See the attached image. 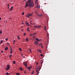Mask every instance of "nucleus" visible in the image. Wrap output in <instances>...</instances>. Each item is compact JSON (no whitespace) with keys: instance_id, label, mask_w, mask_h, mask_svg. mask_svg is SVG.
<instances>
[{"instance_id":"nucleus-58","label":"nucleus","mask_w":75,"mask_h":75,"mask_svg":"<svg viewBox=\"0 0 75 75\" xmlns=\"http://www.w3.org/2000/svg\"><path fill=\"white\" fill-rule=\"evenodd\" d=\"M42 63H43V62H42L41 63V64H42Z\"/></svg>"},{"instance_id":"nucleus-29","label":"nucleus","mask_w":75,"mask_h":75,"mask_svg":"<svg viewBox=\"0 0 75 75\" xmlns=\"http://www.w3.org/2000/svg\"><path fill=\"white\" fill-rule=\"evenodd\" d=\"M13 6H11V10H12V8H13Z\"/></svg>"},{"instance_id":"nucleus-5","label":"nucleus","mask_w":75,"mask_h":75,"mask_svg":"<svg viewBox=\"0 0 75 75\" xmlns=\"http://www.w3.org/2000/svg\"><path fill=\"white\" fill-rule=\"evenodd\" d=\"M28 14L29 16H33V13H28Z\"/></svg>"},{"instance_id":"nucleus-15","label":"nucleus","mask_w":75,"mask_h":75,"mask_svg":"<svg viewBox=\"0 0 75 75\" xmlns=\"http://www.w3.org/2000/svg\"><path fill=\"white\" fill-rule=\"evenodd\" d=\"M37 34V33H33L32 34V35H36Z\"/></svg>"},{"instance_id":"nucleus-51","label":"nucleus","mask_w":75,"mask_h":75,"mask_svg":"<svg viewBox=\"0 0 75 75\" xmlns=\"http://www.w3.org/2000/svg\"><path fill=\"white\" fill-rule=\"evenodd\" d=\"M11 17H10L9 18V19H11Z\"/></svg>"},{"instance_id":"nucleus-18","label":"nucleus","mask_w":75,"mask_h":75,"mask_svg":"<svg viewBox=\"0 0 75 75\" xmlns=\"http://www.w3.org/2000/svg\"><path fill=\"white\" fill-rule=\"evenodd\" d=\"M17 38H18V40H20V38L19 37V36H17Z\"/></svg>"},{"instance_id":"nucleus-14","label":"nucleus","mask_w":75,"mask_h":75,"mask_svg":"<svg viewBox=\"0 0 75 75\" xmlns=\"http://www.w3.org/2000/svg\"><path fill=\"white\" fill-rule=\"evenodd\" d=\"M19 50L20 52H21L22 51V49L21 48H20L19 49Z\"/></svg>"},{"instance_id":"nucleus-45","label":"nucleus","mask_w":75,"mask_h":75,"mask_svg":"<svg viewBox=\"0 0 75 75\" xmlns=\"http://www.w3.org/2000/svg\"><path fill=\"white\" fill-rule=\"evenodd\" d=\"M28 70L29 71H31V69H28Z\"/></svg>"},{"instance_id":"nucleus-39","label":"nucleus","mask_w":75,"mask_h":75,"mask_svg":"<svg viewBox=\"0 0 75 75\" xmlns=\"http://www.w3.org/2000/svg\"><path fill=\"white\" fill-rule=\"evenodd\" d=\"M24 14V12L22 13V15H23Z\"/></svg>"},{"instance_id":"nucleus-16","label":"nucleus","mask_w":75,"mask_h":75,"mask_svg":"<svg viewBox=\"0 0 75 75\" xmlns=\"http://www.w3.org/2000/svg\"><path fill=\"white\" fill-rule=\"evenodd\" d=\"M27 30L28 32H30V31L29 30V28H28V29H27Z\"/></svg>"},{"instance_id":"nucleus-32","label":"nucleus","mask_w":75,"mask_h":75,"mask_svg":"<svg viewBox=\"0 0 75 75\" xmlns=\"http://www.w3.org/2000/svg\"><path fill=\"white\" fill-rule=\"evenodd\" d=\"M38 1V0H36V1H35V3H36H36H37Z\"/></svg>"},{"instance_id":"nucleus-2","label":"nucleus","mask_w":75,"mask_h":75,"mask_svg":"<svg viewBox=\"0 0 75 75\" xmlns=\"http://www.w3.org/2000/svg\"><path fill=\"white\" fill-rule=\"evenodd\" d=\"M10 66L9 64H8L7 65V67L6 68V70L7 71L9 70V69H10Z\"/></svg>"},{"instance_id":"nucleus-57","label":"nucleus","mask_w":75,"mask_h":75,"mask_svg":"<svg viewBox=\"0 0 75 75\" xmlns=\"http://www.w3.org/2000/svg\"><path fill=\"white\" fill-rule=\"evenodd\" d=\"M36 75H38V74H37Z\"/></svg>"},{"instance_id":"nucleus-17","label":"nucleus","mask_w":75,"mask_h":75,"mask_svg":"<svg viewBox=\"0 0 75 75\" xmlns=\"http://www.w3.org/2000/svg\"><path fill=\"white\" fill-rule=\"evenodd\" d=\"M26 40L27 41H29V40L28 39V38H27L26 39Z\"/></svg>"},{"instance_id":"nucleus-34","label":"nucleus","mask_w":75,"mask_h":75,"mask_svg":"<svg viewBox=\"0 0 75 75\" xmlns=\"http://www.w3.org/2000/svg\"><path fill=\"white\" fill-rule=\"evenodd\" d=\"M40 69H41V68H40H40H39V69H38V70L39 71H40Z\"/></svg>"},{"instance_id":"nucleus-64","label":"nucleus","mask_w":75,"mask_h":75,"mask_svg":"<svg viewBox=\"0 0 75 75\" xmlns=\"http://www.w3.org/2000/svg\"><path fill=\"white\" fill-rule=\"evenodd\" d=\"M24 1H26V0H24Z\"/></svg>"},{"instance_id":"nucleus-54","label":"nucleus","mask_w":75,"mask_h":75,"mask_svg":"<svg viewBox=\"0 0 75 75\" xmlns=\"http://www.w3.org/2000/svg\"><path fill=\"white\" fill-rule=\"evenodd\" d=\"M36 64H38V62H37V63H36Z\"/></svg>"},{"instance_id":"nucleus-60","label":"nucleus","mask_w":75,"mask_h":75,"mask_svg":"<svg viewBox=\"0 0 75 75\" xmlns=\"http://www.w3.org/2000/svg\"><path fill=\"white\" fill-rule=\"evenodd\" d=\"M40 45H41V44H40L39 45L40 46Z\"/></svg>"},{"instance_id":"nucleus-8","label":"nucleus","mask_w":75,"mask_h":75,"mask_svg":"<svg viewBox=\"0 0 75 75\" xmlns=\"http://www.w3.org/2000/svg\"><path fill=\"white\" fill-rule=\"evenodd\" d=\"M37 15L38 16H39V17H41L42 16V14H41V15H39V14H38L37 13Z\"/></svg>"},{"instance_id":"nucleus-12","label":"nucleus","mask_w":75,"mask_h":75,"mask_svg":"<svg viewBox=\"0 0 75 75\" xmlns=\"http://www.w3.org/2000/svg\"><path fill=\"white\" fill-rule=\"evenodd\" d=\"M8 47H6L5 48V50H8Z\"/></svg>"},{"instance_id":"nucleus-61","label":"nucleus","mask_w":75,"mask_h":75,"mask_svg":"<svg viewBox=\"0 0 75 75\" xmlns=\"http://www.w3.org/2000/svg\"><path fill=\"white\" fill-rule=\"evenodd\" d=\"M46 4V3H45L44 4Z\"/></svg>"},{"instance_id":"nucleus-41","label":"nucleus","mask_w":75,"mask_h":75,"mask_svg":"<svg viewBox=\"0 0 75 75\" xmlns=\"http://www.w3.org/2000/svg\"><path fill=\"white\" fill-rule=\"evenodd\" d=\"M39 71H38V72H37V74H39Z\"/></svg>"},{"instance_id":"nucleus-50","label":"nucleus","mask_w":75,"mask_h":75,"mask_svg":"<svg viewBox=\"0 0 75 75\" xmlns=\"http://www.w3.org/2000/svg\"><path fill=\"white\" fill-rule=\"evenodd\" d=\"M47 35L48 36H49V34H48V33L47 34Z\"/></svg>"},{"instance_id":"nucleus-4","label":"nucleus","mask_w":75,"mask_h":75,"mask_svg":"<svg viewBox=\"0 0 75 75\" xmlns=\"http://www.w3.org/2000/svg\"><path fill=\"white\" fill-rule=\"evenodd\" d=\"M23 65H25L26 67L27 66L28 63L27 62H23Z\"/></svg>"},{"instance_id":"nucleus-47","label":"nucleus","mask_w":75,"mask_h":75,"mask_svg":"<svg viewBox=\"0 0 75 75\" xmlns=\"http://www.w3.org/2000/svg\"><path fill=\"white\" fill-rule=\"evenodd\" d=\"M33 38H35V36H34L33 37Z\"/></svg>"},{"instance_id":"nucleus-11","label":"nucleus","mask_w":75,"mask_h":75,"mask_svg":"<svg viewBox=\"0 0 75 75\" xmlns=\"http://www.w3.org/2000/svg\"><path fill=\"white\" fill-rule=\"evenodd\" d=\"M31 68H32V67H28L27 68V69H30Z\"/></svg>"},{"instance_id":"nucleus-6","label":"nucleus","mask_w":75,"mask_h":75,"mask_svg":"<svg viewBox=\"0 0 75 75\" xmlns=\"http://www.w3.org/2000/svg\"><path fill=\"white\" fill-rule=\"evenodd\" d=\"M25 24H26V25L27 26H29V24L27 22H26L25 23Z\"/></svg>"},{"instance_id":"nucleus-28","label":"nucleus","mask_w":75,"mask_h":75,"mask_svg":"<svg viewBox=\"0 0 75 75\" xmlns=\"http://www.w3.org/2000/svg\"><path fill=\"white\" fill-rule=\"evenodd\" d=\"M34 73V71H32L31 75H33V74Z\"/></svg>"},{"instance_id":"nucleus-13","label":"nucleus","mask_w":75,"mask_h":75,"mask_svg":"<svg viewBox=\"0 0 75 75\" xmlns=\"http://www.w3.org/2000/svg\"><path fill=\"white\" fill-rule=\"evenodd\" d=\"M40 67L39 66H38V67L36 68V69H37V70H38V69L39 68H40Z\"/></svg>"},{"instance_id":"nucleus-10","label":"nucleus","mask_w":75,"mask_h":75,"mask_svg":"<svg viewBox=\"0 0 75 75\" xmlns=\"http://www.w3.org/2000/svg\"><path fill=\"white\" fill-rule=\"evenodd\" d=\"M38 43V42H37V41H35V45H37Z\"/></svg>"},{"instance_id":"nucleus-33","label":"nucleus","mask_w":75,"mask_h":75,"mask_svg":"<svg viewBox=\"0 0 75 75\" xmlns=\"http://www.w3.org/2000/svg\"><path fill=\"white\" fill-rule=\"evenodd\" d=\"M12 56V55H9V58H10Z\"/></svg>"},{"instance_id":"nucleus-53","label":"nucleus","mask_w":75,"mask_h":75,"mask_svg":"<svg viewBox=\"0 0 75 75\" xmlns=\"http://www.w3.org/2000/svg\"><path fill=\"white\" fill-rule=\"evenodd\" d=\"M24 73H26V71H24Z\"/></svg>"},{"instance_id":"nucleus-43","label":"nucleus","mask_w":75,"mask_h":75,"mask_svg":"<svg viewBox=\"0 0 75 75\" xmlns=\"http://www.w3.org/2000/svg\"><path fill=\"white\" fill-rule=\"evenodd\" d=\"M15 41H16L15 40H14L13 41V42H15Z\"/></svg>"},{"instance_id":"nucleus-35","label":"nucleus","mask_w":75,"mask_h":75,"mask_svg":"<svg viewBox=\"0 0 75 75\" xmlns=\"http://www.w3.org/2000/svg\"><path fill=\"white\" fill-rule=\"evenodd\" d=\"M0 33L1 34L2 33V31H0Z\"/></svg>"},{"instance_id":"nucleus-21","label":"nucleus","mask_w":75,"mask_h":75,"mask_svg":"<svg viewBox=\"0 0 75 75\" xmlns=\"http://www.w3.org/2000/svg\"><path fill=\"white\" fill-rule=\"evenodd\" d=\"M40 45H41V48H43V47L42 46V44H40Z\"/></svg>"},{"instance_id":"nucleus-9","label":"nucleus","mask_w":75,"mask_h":75,"mask_svg":"<svg viewBox=\"0 0 75 75\" xmlns=\"http://www.w3.org/2000/svg\"><path fill=\"white\" fill-rule=\"evenodd\" d=\"M10 52L11 53V54H12V49L11 48L10 49Z\"/></svg>"},{"instance_id":"nucleus-48","label":"nucleus","mask_w":75,"mask_h":75,"mask_svg":"<svg viewBox=\"0 0 75 75\" xmlns=\"http://www.w3.org/2000/svg\"><path fill=\"white\" fill-rule=\"evenodd\" d=\"M32 35V34H30V36H31V35Z\"/></svg>"},{"instance_id":"nucleus-22","label":"nucleus","mask_w":75,"mask_h":75,"mask_svg":"<svg viewBox=\"0 0 75 75\" xmlns=\"http://www.w3.org/2000/svg\"><path fill=\"white\" fill-rule=\"evenodd\" d=\"M26 17H28V18H29V15H27L26 16Z\"/></svg>"},{"instance_id":"nucleus-30","label":"nucleus","mask_w":75,"mask_h":75,"mask_svg":"<svg viewBox=\"0 0 75 75\" xmlns=\"http://www.w3.org/2000/svg\"><path fill=\"white\" fill-rule=\"evenodd\" d=\"M44 29H45V30H46V27L45 26V27H44Z\"/></svg>"},{"instance_id":"nucleus-3","label":"nucleus","mask_w":75,"mask_h":75,"mask_svg":"<svg viewBox=\"0 0 75 75\" xmlns=\"http://www.w3.org/2000/svg\"><path fill=\"white\" fill-rule=\"evenodd\" d=\"M41 27V26H40V25H39L38 26H37V25H35V26H34V28H40Z\"/></svg>"},{"instance_id":"nucleus-36","label":"nucleus","mask_w":75,"mask_h":75,"mask_svg":"<svg viewBox=\"0 0 75 75\" xmlns=\"http://www.w3.org/2000/svg\"><path fill=\"white\" fill-rule=\"evenodd\" d=\"M36 71L37 72H38V70L37 69H36Z\"/></svg>"},{"instance_id":"nucleus-63","label":"nucleus","mask_w":75,"mask_h":75,"mask_svg":"<svg viewBox=\"0 0 75 75\" xmlns=\"http://www.w3.org/2000/svg\"><path fill=\"white\" fill-rule=\"evenodd\" d=\"M30 23H31V21H30Z\"/></svg>"},{"instance_id":"nucleus-56","label":"nucleus","mask_w":75,"mask_h":75,"mask_svg":"<svg viewBox=\"0 0 75 75\" xmlns=\"http://www.w3.org/2000/svg\"><path fill=\"white\" fill-rule=\"evenodd\" d=\"M13 44H14V45H15V43H13Z\"/></svg>"},{"instance_id":"nucleus-1","label":"nucleus","mask_w":75,"mask_h":75,"mask_svg":"<svg viewBox=\"0 0 75 75\" xmlns=\"http://www.w3.org/2000/svg\"><path fill=\"white\" fill-rule=\"evenodd\" d=\"M27 2H28L26 4V5H25V8L28 7L29 5L30 7H33L34 5L33 3L30 0L28 1Z\"/></svg>"},{"instance_id":"nucleus-62","label":"nucleus","mask_w":75,"mask_h":75,"mask_svg":"<svg viewBox=\"0 0 75 75\" xmlns=\"http://www.w3.org/2000/svg\"><path fill=\"white\" fill-rule=\"evenodd\" d=\"M40 40H41H41H42L41 39H40Z\"/></svg>"},{"instance_id":"nucleus-52","label":"nucleus","mask_w":75,"mask_h":75,"mask_svg":"<svg viewBox=\"0 0 75 75\" xmlns=\"http://www.w3.org/2000/svg\"><path fill=\"white\" fill-rule=\"evenodd\" d=\"M1 52H2V53H3V51H1Z\"/></svg>"},{"instance_id":"nucleus-19","label":"nucleus","mask_w":75,"mask_h":75,"mask_svg":"<svg viewBox=\"0 0 75 75\" xmlns=\"http://www.w3.org/2000/svg\"><path fill=\"white\" fill-rule=\"evenodd\" d=\"M38 50L39 52H41V51L40 50V49H38Z\"/></svg>"},{"instance_id":"nucleus-42","label":"nucleus","mask_w":75,"mask_h":75,"mask_svg":"<svg viewBox=\"0 0 75 75\" xmlns=\"http://www.w3.org/2000/svg\"><path fill=\"white\" fill-rule=\"evenodd\" d=\"M38 7L39 8H40V5L38 6Z\"/></svg>"},{"instance_id":"nucleus-59","label":"nucleus","mask_w":75,"mask_h":75,"mask_svg":"<svg viewBox=\"0 0 75 75\" xmlns=\"http://www.w3.org/2000/svg\"><path fill=\"white\" fill-rule=\"evenodd\" d=\"M9 6H8V9H9Z\"/></svg>"},{"instance_id":"nucleus-44","label":"nucleus","mask_w":75,"mask_h":75,"mask_svg":"<svg viewBox=\"0 0 75 75\" xmlns=\"http://www.w3.org/2000/svg\"><path fill=\"white\" fill-rule=\"evenodd\" d=\"M40 56H41V57H42L43 56V55L42 54H41L40 55Z\"/></svg>"},{"instance_id":"nucleus-26","label":"nucleus","mask_w":75,"mask_h":75,"mask_svg":"<svg viewBox=\"0 0 75 75\" xmlns=\"http://www.w3.org/2000/svg\"><path fill=\"white\" fill-rule=\"evenodd\" d=\"M30 24H32V25H36V24L35 23H30Z\"/></svg>"},{"instance_id":"nucleus-38","label":"nucleus","mask_w":75,"mask_h":75,"mask_svg":"<svg viewBox=\"0 0 75 75\" xmlns=\"http://www.w3.org/2000/svg\"><path fill=\"white\" fill-rule=\"evenodd\" d=\"M5 40H8V38H6V39H5Z\"/></svg>"},{"instance_id":"nucleus-37","label":"nucleus","mask_w":75,"mask_h":75,"mask_svg":"<svg viewBox=\"0 0 75 75\" xmlns=\"http://www.w3.org/2000/svg\"><path fill=\"white\" fill-rule=\"evenodd\" d=\"M25 35H26V33H24L23 35H24V36H25Z\"/></svg>"},{"instance_id":"nucleus-20","label":"nucleus","mask_w":75,"mask_h":75,"mask_svg":"<svg viewBox=\"0 0 75 75\" xmlns=\"http://www.w3.org/2000/svg\"><path fill=\"white\" fill-rule=\"evenodd\" d=\"M9 75V74L7 72L6 73V75Z\"/></svg>"},{"instance_id":"nucleus-49","label":"nucleus","mask_w":75,"mask_h":75,"mask_svg":"<svg viewBox=\"0 0 75 75\" xmlns=\"http://www.w3.org/2000/svg\"><path fill=\"white\" fill-rule=\"evenodd\" d=\"M9 4H7V6H9Z\"/></svg>"},{"instance_id":"nucleus-25","label":"nucleus","mask_w":75,"mask_h":75,"mask_svg":"<svg viewBox=\"0 0 75 75\" xmlns=\"http://www.w3.org/2000/svg\"><path fill=\"white\" fill-rule=\"evenodd\" d=\"M16 75H20V74L18 73H17L16 74Z\"/></svg>"},{"instance_id":"nucleus-27","label":"nucleus","mask_w":75,"mask_h":75,"mask_svg":"<svg viewBox=\"0 0 75 75\" xmlns=\"http://www.w3.org/2000/svg\"><path fill=\"white\" fill-rule=\"evenodd\" d=\"M20 70H21V71H22L23 70V69L22 67H21L20 68Z\"/></svg>"},{"instance_id":"nucleus-7","label":"nucleus","mask_w":75,"mask_h":75,"mask_svg":"<svg viewBox=\"0 0 75 75\" xmlns=\"http://www.w3.org/2000/svg\"><path fill=\"white\" fill-rule=\"evenodd\" d=\"M36 40H37V41H41V40H40L38 38H37L36 39Z\"/></svg>"},{"instance_id":"nucleus-24","label":"nucleus","mask_w":75,"mask_h":75,"mask_svg":"<svg viewBox=\"0 0 75 75\" xmlns=\"http://www.w3.org/2000/svg\"><path fill=\"white\" fill-rule=\"evenodd\" d=\"M3 42V41L2 40H1V41L0 43H2Z\"/></svg>"},{"instance_id":"nucleus-55","label":"nucleus","mask_w":75,"mask_h":75,"mask_svg":"<svg viewBox=\"0 0 75 75\" xmlns=\"http://www.w3.org/2000/svg\"><path fill=\"white\" fill-rule=\"evenodd\" d=\"M1 20V18H0V20Z\"/></svg>"},{"instance_id":"nucleus-23","label":"nucleus","mask_w":75,"mask_h":75,"mask_svg":"<svg viewBox=\"0 0 75 75\" xmlns=\"http://www.w3.org/2000/svg\"><path fill=\"white\" fill-rule=\"evenodd\" d=\"M13 64H15L16 63V62L15 61H13Z\"/></svg>"},{"instance_id":"nucleus-40","label":"nucleus","mask_w":75,"mask_h":75,"mask_svg":"<svg viewBox=\"0 0 75 75\" xmlns=\"http://www.w3.org/2000/svg\"><path fill=\"white\" fill-rule=\"evenodd\" d=\"M35 13L37 14L38 12H36V11H35Z\"/></svg>"},{"instance_id":"nucleus-46","label":"nucleus","mask_w":75,"mask_h":75,"mask_svg":"<svg viewBox=\"0 0 75 75\" xmlns=\"http://www.w3.org/2000/svg\"><path fill=\"white\" fill-rule=\"evenodd\" d=\"M7 44L8 45H9V44L8 43H7Z\"/></svg>"},{"instance_id":"nucleus-31","label":"nucleus","mask_w":75,"mask_h":75,"mask_svg":"<svg viewBox=\"0 0 75 75\" xmlns=\"http://www.w3.org/2000/svg\"><path fill=\"white\" fill-rule=\"evenodd\" d=\"M29 50H30V52H32V51H31V49H29Z\"/></svg>"}]
</instances>
